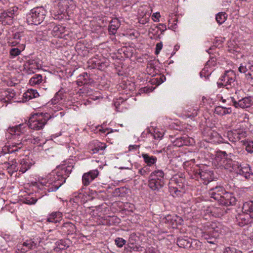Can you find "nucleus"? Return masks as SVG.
Returning a JSON list of instances; mask_svg holds the SVG:
<instances>
[{
  "instance_id": "6ab92c4d",
  "label": "nucleus",
  "mask_w": 253,
  "mask_h": 253,
  "mask_svg": "<svg viewBox=\"0 0 253 253\" xmlns=\"http://www.w3.org/2000/svg\"><path fill=\"white\" fill-rule=\"evenodd\" d=\"M62 231L67 235L73 234L76 231L75 225L70 222L64 223L61 228Z\"/></svg>"
},
{
  "instance_id": "a18cd8bd",
  "label": "nucleus",
  "mask_w": 253,
  "mask_h": 253,
  "mask_svg": "<svg viewBox=\"0 0 253 253\" xmlns=\"http://www.w3.org/2000/svg\"><path fill=\"white\" fill-rule=\"evenodd\" d=\"M21 52V50L17 47L12 48L9 51L10 55L12 58L19 55Z\"/></svg>"
},
{
  "instance_id": "bb28decb",
  "label": "nucleus",
  "mask_w": 253,
  "mask_h": 253,
  "mask_svg": "<svg viewBox=\"0 0 253 253\" xmlns=\"http://www.w3.org/2000/svg\"><path fill=\"white\" fill-rule=\"evenodd\" d=\"M39 96V94L37 90L33 89H28L23 94V97L26 99V101Z\"/></svg>"
},
{
  "instance_id": "a878e982",
  "label": "nucleus",
  "mask_w": 253,
  "mask_h": 253,
  "mask_svg": "<svg viewBox=\"0 0 253 253\" xmlns=\"http://www.w3.org/2000/svg\"><path fill=\"white\" fill-rule=\"evenodd\" d=\"M32 164L29 162L28 160L22 159L20 163L19 172L22 173H25L29 169H30Z\"/></svg>"
},
{
  "instance_id": "b1692460",
  "label": "nucleus",
  "mask_w": 253,
  "mask_h": 253,
  "mask_svg": "<svg viewBox=\"0 0 253 253\" xmlns=\"http://www.w3.org/2000/svg\"><path fill=\"white\" fill-rule=\"evenodd\" d=\"M62 213L60 211L52 212L47 218V221L49 222L57 223L62 219Z\"/></svg>"
},
{
  "instance_id": "4d7b16f0",
  "label": "nucleus",
  "mask_w": 253,
  "mask_h": 253,
  "mask_svg": "<svg viewBox=\"0 0 253 253\" xmlns=\"http://www.w3.org/2000/svg\"><path fill=\"white\" fill-rule=\"evenodd\" d=\"M79 82H81V80L83 81H88V76L87 73H84L83 74L79 76ZM88 82H87V83Z\"/></svg>"
},
{
  "instance_id": "f257e3e1",
  "label": "nucleus",
  "mask_w": 253,
  "mask_h": 253,
  "mask_svg": "<svg viewBox=\"0 0 253 253\" xmlns=\"http://www.w3.org/2000/svg\"><path fill=\"white\" fill-rule=\"evenodd\" d=\"M48 119L47 114H35L30 118L28 124H22L9 127L7 130L12 135L21 136L24 135L29 128L36 130L42 129Z\"/></svg>"
},
{
  "instance_id": "ddd939ff",
  "label": "nucleus",
  "mask_w": 253,
  "mask_h": 253,
  "mask_svg": "<svg viewBox=\"0 0 253 253\" xmlns=\"http://www.w3.org/2000/svg\"><path fill=\"white\" fill-rule=\"evenodd\" d=\"M106 147L104 143L101 142L97 140H93L90 142L88 146V149L91 154L98 153L100 150H103Z\"/></svg>"
},
{
  "instance_id": "f03ea898",
  "label": "nucleus",
  "mask_w": 253,
  "mask_h": 253,
  "mask_svg": "<svg viewBox=\"0 0 253 253\" xmlns=\"http://www.w3.org/2000/svg\"><path fill=\"white\" fill-rule=\"evenodd\" d=\"M74 166L71 165L62 166L55 172H52L48 176L47 181L45 182V189L48 192L56 191L63 184L66 179L69 177L72 171Z\"/></svg>"
},
{
  "instance_id": "c85d7f7f",
  "label": "nucleus",
  "mask_w": 253,
  "mask_h": 253,
  "mask_svg": "<svg viewBox=\"0 0 253 253\" xmlns=\"http://www.w3.org/2000/svg\"><path fill=\"white\" fill-rule=\"evenodd\" d=\"M191 238L187 237L178 238L177 240V245L180 248L190 249Z\"/></svg>"
},
{
  "instance_id": "49530a36",
  "label": "nucleus",
  "mask_w": 253,
  "mask_h": 253,
  "mask_svg": "<svg viewBox=\"0 0 253 253\" xmlns=\"http://www.w3.org/2000/svg\"><path fill=\"white\" fill-rule=\"evenodd\" d=\"M85 196V195L82 193V192H80L78 193V194L76 196H75L74 200H76L77 202H80L81 204H82L84 202V197Z\"/></svg>"
},
{
  "instance_id": "f704fd0d",
  "label": "nucleus",
  "mask_w": 253,
  "mask_h": 253,
  "mask_svg": "<svg viewBox=\"0 0 253 253\" xmlns=\"http://www.w3.org/2000/svg\"><path fill=\"white\" fill-rule=\"evenodd\" d=\"M227 14L224 12H219L216 15V21L219 24H223L227 19Z\"/></svg>"
},
{
  "instance_id": "bf43d9fd",
  "label": "nucleus",
  "mask_w": 253,
  "mask_h": 253,
  "mask_svg": "<svg viewBox=\"0 0 253 253\" xmlns=\"http://www.w3.org/2000/svg\"><path fill=\"white\" fill-rule=\"evenodd\" d=\"M156 28L161 31L162 34L167 30L166 25L164 24H159Z\"/></svg>"
},
{
  "instance_id": "4468645a",
  "label": "nucleus",
  "mask_w": 253,
  "mask_h": 253,
  "mask_svg": "<svg viewBox=\"0 0 253 253\" xmlns=\"http://www.w3.org/2000/svg\"><path fill=\"white\" fill-rule=\"evenodd\" d=\"M26 64L28 66L27 71L28 74L34 73L36 70L42 67L38 59H30L26 61Z\"/></svg>"
},
{
  "instance_id": "dca6fc26",
  "label": "nucleus",
  "mask_w": 253,
  "mask_h": 253,
  "mask_svg": "<svg viewBox=\"0 0 253 253\" xmlns=\"http://www.w3.org/2000/svg\"><path fill=\"white\" fill-rule=\"evenodd\" d=\"M226 192L223 187L216 186L210 190V195L212 198L218 201Z\"/></svg>"
},
{
  "instance_id": "7ed1b4c3",
  "label": "nucleus",
  "mask_w": 253,
  "mask_h": 253,
  "mask_svg": "<svg viewBox=\"0 0 253 253\" xmlns=\"http://www.w3.org/2000/svg\"><path fill=\"white\" fill-rule=\"evenodd\" d=\"M46 13L47 11L42 6L35 7L27 14V22L29 25H39L43 21Z\"/></svg>"
},
{
  "instance_id": "2eb2a0df",
  "label": "nucleus",
  "mask_w": 253,
  "mask_h": 253,
  "mask_svg": "<svg viewBox=\"0 0 253 253\" xmlns=\"http://www.w3.org/2000/svg\"><path fill=\"white\" fill-rule=\"evenodd\" d=\"M236 170H234V172H236L237 174H240L246 179L250 178L251 176V169L249 166H242L239 163L237 166Z\"/></svg>"
},
{
  "instance_id": "09e8293b",
  "label": "nucleus",
  "mask_w": 253,
  "mask_h": 253,
  "mask_svg": "<svg viewBox=\"0 0 253 253\" xmlns=\"http://www.w3.org/2000/svg\"><path fill=\"white\" fill-rule=\"evenodd\" d=\"M224 253H243L242 251L233 247H227L224 249Z\"/></svg>"
},
{
  "instance_id": "7c9ffc66",
  "label": "nucleus",
  "mask_w": 253,
  "mask_h": 253,
  "mask_svg": "<svg viewBox=\"0 0 253 253\" xmlns=\"http://www.w3.org/2000/svg\"><path fill=\"white\" fill-rule=\"evenodd\" d=\"M165 173L162 170L157 169L152 172L149 175V177L153 178L159 179V180H161L162 182H165L164 180Z\"/></svg>"
},
{
  "instance_id": "37998d69",
  "label": "nucleus",
  "mask_w": 253,
  "mask_h": 253,
  "mask_svg": "<svg viewBox=\"0 0 253 253\" xmlns=\"http://www.w3.org/2000/svg\"><path fill=\"white\" fill-rule=\"evenodd\" d=\"M188 138L186 136H183L180 138L177 139V140L175 141L176 145L178 146H182V145H187L188 144Z\"/></svg>"
},
{
  "instance_id": "0e129e2a",
  "label": "nucleus",
  "mask_w": 253,
  "mask_h": 253,
  "mask_svg": "<svg viewBox=\"0 0 253 253\" xmlns=\"http://www.w3.org/2000/svg\"><path fill=\"white\" fill-rule=\"evenodd\" d=\"M174 218H175V220H176V221H175L176 227L178 225H181L182 224V222H183V220L182 219L181 217H180L179 216H177V215H175Z\"/></svg>"
},
{
  "instance_id": "de8ad7c7",
  "label": "nucleus",
  "mask_w": 253,
  "mask_h": 253,
  "mask_svg": "<svg viewBox=\"0 0 253 253\" xmlns=\"http://www.w3.org/2000/svg\"><path fill=\"white\" fill-rule=\"evenodd\" d=\"M18 9L17 7L12 6L10 7L5 12L13 18L14 16L17 14Z\"/></svg>"
},
{
  "instance_id": "603ef678",
  "label": "nucleus",
  "mask_w": 253,
  "mask_h": 253,
  "mask_svg": "<svg viewBox=\"0 0 253 253\" xmlns=\"http://www.w3.org/2000/svg\"><path fill=\"white\" fill-rule=\"evenodd\" d=\"M226 103L229 105H233L236 107V104H237V100L234 97H230L226 99Z\"/></svg>"
},
{
  "instance_id": "3c124183",
  "label": "nucleus",
  "mask_w": 253,
  "mask_h": 253,
  "mask_svg": "<svg viewBox=\"0 0 253 253\" xmlns=\"http://www.w3.org/2000/svg\"><path fill=\"white\" fill-rule=\"evenodd\" d=\"M116 245L119 248H122L126 243V241L122 238H117L115 240Z\"/></svg>"
},
{
  "instance_id": "c756f323",
  "label": "nucleus",
  "mask_w": 253,
  "mask_h": 253,
  "mask_svg": "<svg viewBox=\"0 0 253 253\" xmlns=\"http://www.w3.org/2000/svg\"><path fill=\"white\" fill-rule=\"evenodd\" d=\"M198 175L204 181L203 183L206 184L212 179L211 171H202L198 173Z\"/></svg>"
},
{
  "instance_id": "58836bf2",
  "label": "nucleus",
  "mask_w": 253,
  "mask_h": 253,
  "mask_svg": "<svg viewBox=\"0 0 253 253\" xmlns=\"http://www.w3.org/2000/svg\"><path fill=\"white\" fill-rule=\"evenodd\" d=\"M205 238L207 240V242L209 244H212L213 245V248H215L217 246V238L211 237V235H208L206 233L205 235Z\"/></svg>"
},
{
  "instance_id": "cd10ccee",
  "label": "nucleus",
  "mask_w": 253,
  "mask_h": 253,
  "mask_svg": "<svg viewBox=\"0 0 253 253\" xmlns=\"http://www.w3.org/2000/svg\"><path fill=\"white\" fill-rule=\"evenodd\" d=\"M183 114L187 118H194L198 115V108H188L184 109Z\"/></svg>"
},
{
  "instance_id": "e2e57ef3",
  "label": "nucleus",
  "mask_w": 253,
  "mask_h": 253,
  "mask_svg": "<svg viewBox=\"0 0 253 253\" xmlns=\"http://www.w3.org/2000/svg\"><path fill=\"white\" fill-rule=\"evenodd\" d=\"M239 71L241 73H246L248 70V67H247V64L246 66H243L242 65H241V66L239 67Z\"/></svg>"
},
{
  "instance_id": "412c9836",
  "label": "nucleus",
  "mask_w": 253,
  "mask_h": 253,
  "mask_svg": "<svg viewBox=\"0 0 253 253\" xmlns=\"http://www.w3.org/2000/svg\"><path fill=\"white\" fill-rule=\"evenodd\" d=\"M24 35L23 32H16L12 35V39L14 40L13 41H10V40L8 42L9 44L11 46H15L17 44L20 43V42L22 40H24Z\"/></svg>"
},
{
  "instance_id": "13d9d810",
  "label": "nucleus",
  "mask_w": 253,
  "mask_h": 253,
  "mask_svg": "<svg viewBox=\"0 0 253 253\" xmlns=\"http://www.w3.org/2000/svg\"><path fill=\"white\" fill-rule=\"evenodd\" d=\"M162 47H163V43L162 42H159L156 44V50H155V53L156 55H158L160 53Z\"/></svg>"
},
{
  "instance_id": "20e7f679",
  "label": "nucleus",
  "mask_w": 253,
  "mask_h": 253,
  "mask_svg": "<svg viewBox=\"0 0 253 253\" xmlns=\"http://www.w3.org/2000/svg\"><path fill=\"white\" fill-rule=\"evenodd\" d=\"M217 84L219 88L225 87L227 89L235 87L237 85V81L234 71L231 70L225 71Z\"/></svg>"
},
{
  "instance_id": "9b49d317",
  "label": "nucleus",
  "mask_w": 253,
  "mask_h": 253,
  "mask_svg": "<svg viewBox=\"0 0 253 253\" xmlns=\"http://www.w3.org/2000/svg\"><path fill=\"white\" fill-rule=\"evenodd\" d=\"M99 174L97 169H93L84 173L82 176V183L84 186H87L96 178Z\"/></svg>"
},
{
  "instance_id": "1a4fd4ad",
  "label": "nucleus",
  "mask_w": 253,
  "mask_h": 253,
  "mask_svg": "<svg viewBox=\"0 0 253 253\" xmlns=\"http://www.w3.org/2000/svg\"><path fill=\"white\" fill-rule=\"evenodd\" d=\"M217 201L220 205L227 207L235 205L237 200L233 193L226 192Z\"/></svg>"
},
{
  "instance_id": "052dcab7",
  "label": "nucleus",
  "mask_w": 253,
  "mask_h": 253,
  "mask_svg": "<svg viewBox=\"0 0 253 253\" xmlns=\"http://www.w3.org/2000/svg\"><path fill=\"white\" fill-rule=\"evenodd\" d=\"M146 253H160L159 251L153 247H150L146 249Z\"/></svg>"
},
{
  "instance_id": "a211bd4d",
  "label": "nucleus",
  "mask_w": 253,
  "mask_h": 253,
  "mask_svg": "<svg viewBox=\"0 0 253 253\" xmlns=\"http://www.w3.org/2000/svg\"><path fill=\"white\" fill-rule=\"evenodd\" d=\"M229 136L233 137L232 141L236 142L239 141L246 137L247 133L242 129H235L228 133Z\"/></svg>"
},
{
  "instance_id": "6e6552de",
  "label": "nucleus",
  "mask_w": 253,
  "mask_h": 253,
  "mask_svg": "<svg viewBox=\"0 0 253 253\" xmlns=\"http://www.w3.org/2000/svg\"><path fill=\"white\" fill-rule=\"evenodd\" d=\"M26 140V139L22 137L19 142H13L9 145H5L2 147L1 152L4 154L15 153L23 147V143Z\"/></svg>"
},
{
  "instance_id": "423d86ee",
  "label": "nucleus",
  "mask_w": 253,
  "mask_h": 253,
  "mask_svg": "<svg viewBox=\"0 0 253 253\" xmlns=\"http://www.w3.org/2000/svg\"><path fill=\"white\" fill-rule=\"evenodd\" d=\"M41 242L40 237L34 238L30 240H27L22 244H18L17 246V250L22 253H24L28 250H33L36 248Z\"/></svg>"
},
{
  "instance_id": "473e14b6",
  "label": "nucleus",
  "mask_w": 253,
  "mask_h": 253,
  "mask_svg": "<svg viewBox=\"0 0 253 253\" xmlns=\"http://www.w3.org/2000/svg\"><path fill=\"white\" fill-rule=\"evenodd\" d=\"M64 27L62 26L55 25L52 30V34L53 36L59 37L64 32Z\"/></svg>"
},
{
  "instance_id": "774afa93",
  "label": "nucleus",
  "mask_w": 253,
  "mask_h": 253,
  "mask_svg": "<svg viewBox=\"0 0 253 253\" xmlns=\"http://www.w3.org/2000/svg\"><path fill=\"white\" fill-rule=\"evenodd\" d=\"M139 146L134 145H130L129 146V150L131 151L132 150H136L138 148Z\"/></svg>"
},
{
  "instance_id": "680f3d73",
  "label": "nucleus",
  "mask_w": 253,
  "mask_h": 253,
  "mask_svg": "<svg viewBox=\"0 0 253 253\" xmlns=\"http://www.w3.org/2000/svg\"><path fill=\"white\" fill-rule=\"evenodd\" d=\"M160 17V13H159V12L154 13L152 15V19L155 22L159 21Z\"/></svg>"
},
{
  "instance_id": "ea45409f",
  "label": "nucleus",
  "mask_w": 253,
  "mask_h": 253,
  "mask_svg": "<svg viewBox=\"0 0 253 253\" xmlns=\"http://www.w3.org/2000/svg\"><path fill=\"white\" fill-rule=\"evenodd\" d=\"M226 109H229L230 108L226 106H218L215 107L214 112L218 115H224L226 114Z\"/></svg>"
},
{
  "instance_id": "5701e85b",
  "label": "nucleus",
  "mask_w": 253,
  "mask_h": 253,
  "mask_svg": "<svg viewBox=\"0 0 253 253\" xmlns=\"http://www.w3.org/2000/svg\"><path fill=\"white\" fill-rule=\"evenodd\" d=\"M141 156L144 162L147 164L146 166L148 167H151L153 165L155 164L157 161V158L156 157L154 156H150L148 154L143 153L142 154Z\"/></svg>"
},
{
  "instance_id": "2f4dec72",
  "label": "nucleus",
  "mask_w": 253,
  "mask_h": 253,
  "mask_svg": "<svg viewBox=\"0 0 253 253\" xmlns=\"http://www.w3.org/2000/svg\"><path fill=\"white\" fill-rule=\"evenodd\" d=\"M56 246L54 248L55 252H59L60 251L67 249L69 246L66 243V241L63 240H60L55 243Z\"/></svg>"
},
{
  "instance_id": "69168bd1",
  "label": "nucleus",
  "mask_w": 253,
  "mask_h": 253,
  "mask_svg": "<svg viewBox=\"0 0 253 253\" xmlns=\"http://www.w3.org/2000/svg\"><path fill=\"white\" fill-rule=\"evenodd\" d=\"M110 130V128H105V129H99V131H101V132H102V133H105V132H106V131L107 130ZM113 131H114L113 130V129H110V131H108V132H107V134H109V133H111V132H113Z\"/></svg>"
},
{
  "instance_id": "9d476101",
  "label": "nucleus",
  "mask_w": 253,
  "mask_h": 253,
  "mask_svg": "<svg viewBox=\"0 0 253 253\" xmlns=\"http://www.w3.org/2000/svg\"><path fill=\"white\" fill-rule=\"evenodd\" d=\"M236 222L237 225L243 227L253 223V217L242 211L236 215Z\"/></svg>"
},
{
  "instance_id": "79ce46f5",
  "label": "nucleus",
  "mask_w": 253,
  "mask_h": 253,
  "mask_svg": "<svg viewBox=\"0 0 253 253\" xmlns=\"http://www.w3.org/2000/svg\"><path fill=\"white\" fill-rule=\"evenodd\" d=\"M166 77L165 76H159V77L154 78L152 80V83L153 84H156L159 85L162 83H164L166 81Z\"/></svg>"
},
{
  "instance_id": "39448f33",
  "label": "nucleus",
  "mask_w": 253,
  "mask_h": 253,
  "mask_svg": "<svg viewBox=\"0 0 253 253\" xmlns=\"http://www.w3.org/2000/svg\"><path fill=\"white\" fill-rule=\"evenodd\" d=\"M231 153L227 154L225 151H219L217 153V159H220L219 163L221 166L230 172H234L236 170L238 162L233 161Z\"/></svg>"
},
{
  "instance_id": "e433bc0d",
  "label": "nucleus",
  "mask_w": 253,
  "mask_h": 253,
  "mask_svg": "<svg viewBox=\"0 0 253 253\" xmlns=\"http://www.w3.org/2000/svg\"><path fill=\"white\" fill-rule=\"evenodd\" d=\"M175 215H168L165 218V222L168 223L172 228H176Z\"/></svg>"
},
{
  "instance_id": "5fc2aeb1",
  "label": "nucleus",
  "mask_w": 253,
  "mask_h": 253,
  "mask_svg": "<svg viewBox=\"0 0 253 253\" xmlns=\"http://www.w3.org/2000/svg\"><path fill=\"white\" fill-rule=\"evenodd\" d=\"M247 67L248 70L251 71V73H249L248 75L250 76L253 77V61H249L247 63Z\"/></svg>"
},
{
  "instance_id": "f8f14e48",
  "label": "nucleus",
  "mask_w": 253,
  "mask_h": 253,
  "mask_svg": "<svg viewBox=\"0 0 253 253\" xmlns=\"http://www.w3.org/2000/svg\"><path fill=\"white\" fill-rule=\"evenodd\" d=\"M165 182H162L161 180H159V179L153 178L149 177L148 178V185L149 187L152 190L155 192H159L164 187Z\"/></svg>"
},
{
  "instance_id": "c9c22d12",
  "label": "nucleus",
  "mask_w": 253,
  "mask_h": 253,
  "mask_svg": "<svg viewBox=\"0 0 253 253\" xmlns=\"http://www.w3.org/2000/svg\"><path fill=\"white\" fill-rule=\"evenodd\" d=\"M5 165H7V169L11 171L12 172L17 171L19 169L18 164L15 160L9 162L5 163Z\"/></svg>"
},
{
  "instance_id": "393cba45",
  "label": "nucleus",
  "mask_w": 253,
  "mask_h": 253,
  "mask_svg": "<svg viewBox=\"0 0 253 253\" xmlns=\"http://www.w3.org/2000/svg\"><path fill=\"white\" fill-rule=\"evenodd\" d=\"M13 18L4 11L0 15V22L3 25H11L13 23Z\"/></svg>"
},
{
  "instance_id": "aec40b11",
  "label": "nucleus",
  "mask_w": 253,
  "mask_h": 253,
  "mask_svg": "<svg viewBox=\"0 0 253 253\" xmlns=\"http://www.w3.org/2000/svg\"><path fill=\"white\" fill-rule=\"evenodd\" d=\"M120 22L118 18H115L113 19L110 22L108 27L109 34L115 35L117 33V30L120 27Z\"/></svg>"
},
{
  "instance_id": "72a5a7b5",
  "label": "nucleus",
  "mask_w": 253,
  "mask_h": 253,
  "mask_svg": "<svg viewBox=\"0 0 253 253\" xmlns=\"http://www.w3.org/2000/svg\"><path fill=\"white\" fill-rule=\"evenodd\" d=\"M42 81V76L40 74H36L29 80V84L31 85L39 84Z\"/></svg>"
},
{
  "instance_id": "6e6d98bb",
  "label": "nucleus",
  "mask_w": 253,
  "mask_h": 253,
  "mask_svg": "<svg viewBox=\"0 0 253 253\" xmlns=\"http://www.w3.org/2000/svg\"><path fill=\"white\" fill-rule=\"evenodd\" d=\"M152 135H153V138L155 139H157V140H160L163 137V134L159 131H158V132L154 131V133L152 134Z\"/></svg>"
},
{
  "instance_id": "a19ab883",
  "label": "nucleus",
  "mask_w": 253,
  "mask_h": 253,
  "mask_svg": "<svg viewBox=\"0 0 253 253\" xmlns=\"http://www.w3.org/2000/svg\"><path fill=\"white\" fill-rule=\"evenodd\" d=\"M201 246V243L198 240L191 239L190 244V249H198Z\"/></svg>"
},
{
  "instance_id": "4be33fe9",
  "label": "nucleus",
  "mask_w": 253,
  "mask_h": 253,
  "mask_svg": "<svg viewBox=\"0 0 253 253\" xmlns=\"http://www.w3.org/2000/svg\"><path fill=\"white\" fill-rule=\"evenodd\" d=\"M242 211L253 217V201L245 202L242 206Z\"/></svg>"
},
{
  "instance_id": "c03bdc74",
  "label": "nucleus",
  "mask_w": 253,
  "mask_h": 253,
  "mask_svg": "<svg viewBox=\"0 0 253 253\" xmlns=\"http://www.w3.org/2000/svg\"><path fill=\"white\" fill-rule=\"evenodd\" d=\"M150 171V169L147 166H144L138 170V173L143 176L148 175Z\"/></svg>"
},
{
  "instance_id": "f3484780",
  "label": "nucleus",
  "mask_w": 253,
  "mask_h": 253,
  "mask_svg": "<svg viewBox=\"0 0 253 253\" xmlns=\"http://www.w3.org/2000/svg\"><path fill=\"white\" fill-rule=\"evenodd\" d=\"M253 104V98L251 96L246 97L237 100L236 108H246L250 107Z\"/></svg>"
},
{
  "instance_id": "4c0bfd02",
  "label": "nucleus",
  "mask_w": 253,
  "mask_h": 253,
  "mask_svg": "<svg viewBox=\"0 0 253 253\" xmlns=\"http://www.w3.org/2000/svg\"><path fill=\"white\" fill-rule=\"evenodd\" d=\"M243 144L246 147V151L250 153H253V141L250 140L242 141Z\"/></svg>"
},
{
  "instance_id": "0eeeda50",
  "label": "nucleus",
  "mask_w": 253,
  "mask_h": 253,
  "mask_svg": "<svg viewBox=\"0 0 253 253\" xmlns=\"http://www.w3.org/2000/svg\"><path fill=\"white\" fill-rule=\"evenodd\" d=\"M205 228L206 233L207 235H211V237L214 238H218L222 232V225L219 222H208Z\"/></svg>"
},
{
  "instance_id": "864d4df0",
  "label": "nucleus",
  "mask_w": 253,
  "mask_h": 253,
  "mask_svg": "<svg viewBox=\"0 0 253 253\" xmlns=\"http://www.w3.org/2000/svg\"><path fill=\"white\" fill-rule=\"evenodd\" d=\"M25 203L29 205L35 204L38 199L36 198L28 197L26 199Z\"/></svg>"
},
{
  "instance_id": "338daca9",
  "label": "nucleus",
  "mask_w": 253,
  "mask_h": 253,
  "mask_svg": "<svg viewBox=\"0 0 253 253\" xmlns=\"http://www.w3.org/2000/svg\"><path fill=\"white\" fill-rule=\"evenodd\" d=\"M81 82H79V79L77 81V83L78 85H82L83 84H87V81H83L82 80L81 81Z\"/></svg>"
},
{
  "instance_id": "8fccbe9b",
  "label": "nucleus",
  "mask_w": 253,
  "mask_h": 253,
  "mask_svg": "<svg viewBox=\"0 0 253 253\" xmlns=\"http://www.w3.org/2000/svg\"><path fill=\"white\" fill-rule=\"evenodd\" d=\"M62 96L63 95L61 92L59 91L57 92L52 100V103L55 104L59 102V101L63 99Z\"/></svg>"
}]
</instances>
